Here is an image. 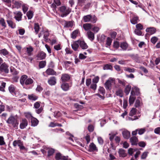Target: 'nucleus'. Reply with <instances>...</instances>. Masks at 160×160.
I'll return each mask as SVG.
<instances>
[{
    "label": "nucleus",
    "mask_w": 160,
    "mask_h": 160,
    "mask_svg": "<svg viewBox=\"0 0 160 160\" xmlns=\"http://www.w3.org/2000/svg\"><path fill=\"white\" fill-rule=\"evenodd\" d=\"M20 83L22 86L24 85H30L33 82V80L31 78H28V76L26 75L22 76L20 80Z\"/></svg>",
    "instance_id": "1"
},
{
    "label": "nucleus",
    "mask_w": 160,
    "mask_h": 160,
    "mask_svg": "<svg viewBox=\"0 0 160 160\" xmlns=\"http://www.w3.org/2000/svg\"><path fill=\"white\" fill-rule=\"evenodd\" d=\"M6 121L8 124L12 125L15 129L18 128L19 123L17 119L14 116L11 115Z\"/></svg>",
    "instance_id": "2"
},
{
    "label": "nucleus",
    "mask_w": 160,
    "mask_h": 160,
    "mask_svg": "<svg viewBox=\"0 0 160 160\" xmlns=\"http://www.w3.org/2000/svg\"><path fill=\"white\" fill-rule=\"evenodd\" d=\"M59 10L62 13L61 16L64 17L67 16L71 12V9L65 6H62L59 8Z\"/></svg>",
    "instance_id": "3"
},
{
    "label": "nucleus",
    "mask_w": 160,
    "mask_h": 160,
    "mask_svg": "<svg viewBox=\"0 0 160 160\" xmlns=\"http://www.w3.org/2000/svg\"><path fill=\"white\" fill-rule=\"evenodd\" d=\"M115 83V79L114 78H109L104 84L105 88L107 90H110L113 84Z\"/></svg>",
    "instance_id": "4"
},
{
    "label": "nucleus",
    "mask_w": 160,
    "mask_h": 160,
    "mask_svg": "<svg viewBox=\"0 0 160 160\" xmlns=\"http://www.w3.org/2000/svg\"><path fill=\"white\" fill-rule=\"evenodd\" d=\"M0 71L1 72H4L8 73L9 72L8 66L5 62L2 63L0 66Z\"/></svg>",
    "instance_id": "5"
},
{
    "label": "nucleus",
    "mask_w": 160,
    "mask_h": 160,
    "mask_svg": "<svg viewBox=\"0 0 160 160\" xmlns=\"http://www.w3.org/2000/svg\"><path fill=\"white\" fill-rule=\"evenodd\" d=\"M13 13L15 15L14 18L16 20L18 21H21L22 15L21 12L20 11H16Z\"/></svg>",
    "instance_id": "6"
},
{
    "label": "nucleus",
    "mask_w": 160,
    "mask_h": 160,
    "mask_svg": "<svg viewBox=\"0 0 160 160\" xmlns=\"http://www.w3.org/2000/svg\"><path fill=\"white\" fill-rule=\"evenodd\" d=\"M28 122L27 120L25 119H23L22 120L20 124V127L21 129H23L28 125Z\"/></svg>",
    "instance_id": "7"
},
{
    "label": "nucleus",
    "mask_w": 160,
    "mask_h": 160,
    "mask_svg": "<svg viewBox=\"0 0 160 160\" xmlns=\"http://www.w3.org/2000/svg\"><path fill=\"white\" fill-rule=\"evenodd\" d=\"M89 151L92 152L94 151H98V149L96 145L93 143H90L89 146Z\"/></svg>",
    "instance_id": "8"
},
{
    "label": "nucleus",
    "mask_w": 160,
    "mask_h": 160,
    "mask_svg": "<svg viewBox=\"0 0 160 160\" xmlns=\"http://www.w3.org/2000/svg\"><path fill=\"white\" fill-rule=\"evenodd\" d=\"M79 40H78L77 41L73 42L71 45L72 49L75 51L78 50V49L79 47Z\"/></svg>",
    "instance_id": "9"
},
{
    "label": "nucleus",
    "mask_w": 160,
    "mask_h": 160,
    "mask_svg": "<svg viewBox=\"0 0 160 160\" xmlns=\"http://www.w3.org/2000/svg\"><path fill=\"white\" fill-rule=\"evenodd\" d=\"M70 76L69 74L65 73L62 74L61 79L63 82H65L68 81L70 79Z\"/></svg>",
    "instance_id": "10"
},
{
    "label": "nucleus",
    "mask_w": 160,
    "mask_h": 160,
    "mask_svg": "<svg viewBox=\"0 0 160 160\" xmlns=\"http://www.w3.org/2000/svg\"><path fill=\"white\" fill-rule=\"evenodd\" d=\"M79 40V45L82 49H85L88 48V46L87 44L83 40Z\"/></svg>",
    "instance_id": "11"
},
{
    "label": "nucleus",
    "mask_w": 160,
    "mask_h": 160,
    "mask_svg": "<svg viewBox=\"0 0 160 160\" xmlns=\"http://www.w3.org/2000/svg\"><path fill=\"white\" fill-rule=\"evenodd\" d=\"M132 91L131 92V95L129 99V103L130 105L132 104L136 99L135 95L133 94Z\"/></svg>",
    "instance_id": "12"
},
{
    "label": "nucleus",
    "mask_w": 160,
    "mask_h": 160,
    "mask_svg": "<svg viewBox=\"0 0 160 160\" xmlns=\"http://www.w3.org/2000/svg\"><path fill=\"white\" fill-rule=\"evenodd\" d=\"M146 31L148 32L149 34L152 35L155 33L156 32V29L154 27L148 28H146Z\"/></svg>",
    "instance_id": "13"
},
{
    "label": "nucleus",
    "mask_w": 160,
    "mask_h": 160,
    "mask_svg": "<svg viewBox=\"0 0 160 160\" xmlns=\"http://www.w3.org/2000/svg\"><path fill=\"white\" fill-rule=\"evenodd\" d=\"M12 3L14 6V8L17 9L19 8L22 4V2L21 1H12Z\"/></svg>",
    "instance_id": "14"
},
{
    "label": "nucleus",
    "mask_w": 160,
    "mask_h": 160,
    "mask_svg": "<svg viewBox=\"0 0 160 160\" xmlns=\"http://www.w3.org/2000/svg\"><path fill=\"white\" fill-rule=\"evenodd\" d=\"M130 141L132 145H136L138 144V138L136 136H133L131 138Z\"/></svg>",
    "instance_id": "15"
},
{
    "label": "nucleus",
    "mask_w": 160,
    "mask_h": 160,
    "mask_svg": "<svg viewBox=\"0 0 160 160\" xmlns=\"http://www.w3.org/2000/svg\"><path fill=\"white\" fill-rule=\"evenodd\" d=\"M24 49L26 50L27 54L28 56H30L32 55V52L33 50V49L31 46H30L28 47L24 48Z\"/></svg>",
    "instance_id": "16"
},
{
    "label": "nucleus",
    "mask_w": 160,
    "mask_h": 160,
    "mask_svg": "<svg viewBox=\"0 0 160 160\" xmlns=\"http://www.w3.org/2000/svg\"><path fill=\"white\" fill-rule=\"evenodd\" d=\"M48 84L50 85H54L56 83V79L55 77H52L50 78L48 80Z\"/></svg>",
    "instance_id": "17"
},
{
    "label": "nucleus",
    "mask_w": 160,
    "mask_h": 160,
    "mask_svg": "<svg viewBox=\"0 0 160 160\" xmlns=\"http://www.w3.org/2000/svg\"><path fill=\"white\" fill-rule=\"evenodd\" d=\"M132 91L133 94L137 95H138L140 92L139 89L136 86H134L132 88L131 92Z\"/></svg>",
    "instance_id": "18"
},
{
    "label": "nucleus",
    "mask_w": 160,
    "mask_h": 160,
    "mask_svg": "<svg viewBox=\"0 0 160 160\" xmlns=\"http://www.w3.org/2000/svg\"><path fill=\"white\" fill-rule=\"evenodd\" d=\"M71 86L69 84L67 83H62L61 85V88L64 91H67L69 89V88Z\"/></svg>",
    "instance_id": "19"
},
{
    "label": "nucleus",
    "mask_w": 160,
    "mask_h": 160,
    "mask_svg": "<svg viewBox=\"0 0 160 160\" xmlns=\"http://www.w3.org/2000/svg\"><path fill=\"white\" fill-rule=\"evenodd\" d=\"M122 134L124 138L128 139L130 137V133L128 130H124L122 132Z\"/></svg>",
    "instance_id": "20"
},
{
    "label": "nucleus",
    "mask_w": 160,
    "mask_h": 160,
    "mask_svg": "<svg viewBox=\"0 0 160 160\" xmlns=\"http://www.w3.org/2000/svg\"><path fill=\"white\" fill-rule=\"evenodd\" d=\"M46 57V54L42 51L39 52L37 55L38 59L42 60L44 59Z\"/></svg>",
    "instance_id": "21"
},
{
    "label": "nucleus",
    "mask_w": 160,
    "mask_h": 160,
    "mask_svg": "<svg viewBox=\"0 0 160 160\" xmlns=\"http://www.w3.org/2000/svg\"><path fill=\"white\" fill-rule=\"evenodd\" d=\"M31 125L32 126H36L37 125L38 123V121L36 118L33 117L31 120Z\"/></svg>",
    "instance_id": "22"
},
{
    "label": "nucleus",
    "mask_w": 160,
    "mask_h": 160,
    "mask_svg": "<svg viewBox=\"0 0 160 160\" xmlns=\"http://www.w3.org/2000/svg\"><path fill=\"white\" fill-rule=\"evenodd\" d=\"M79 32V30L78 29L73 31L71 34V38L73 39H75L78 36Z\"/></svg>",
    "instance_id": "23"
},
{
    "label": "nucleus",
    "mask_w": 160,
    "mask_h": 160,
    "mask_svg": "<svg viewBox=\"0 0 160 160\" xmlns=\"http://www.w3.org/2000/svg\"><path fill=\"white\" fill-rule=\"evenodd\" d=\"M28 99L32 101H35L36 100H37L38 98V96L34 94L28 95Z\"/></svg>",
    "instance_id": "24"
},
{
    "label": "nucleus",
    "mask_w": 160,
    "mask_h": 160,
    "mask_svg": "<svg viewBox=\"0 0 160 160\" xmlns=\"http://www.w3.org/2000/svg\"><path fill=\"white\" fill-rule=\"evenodd\" d=\"M118 153L120 157H126L127 155V153L125 152V150L122 149H119Z\"/></svg>",
    "instance_id": "25"
},
{
    "label": "nucleus",
    "mask_w": 160,
    "mask_h": 160,
    "mask_svg": "<svg viewBox=\"0 0 160 160\" xmlns=\"http://www.w3.org/2000/svg\"><path fill=\"white\" fill-rule=\"evenodd\" d=\"M91 15H88L84 16L83 17V19L85 22H89L91 21Z\"/></svg>",
    "instance_id": "26"
},
{
    "label": "nucleus",
    "mask_w": 160,
    "mask_h": 160,
    "mask_svg": "<svg viewBox=\"0 0 160 160\" xmlns=\"http://www.w3.org/2000/svg\"><path fill=\"white\" fill-rule=\"evenodd\" d=\"M115 94L117 96H119L120 97H122L123 96V92L122 90L119 88L116 90Z\"/></svg>",
    "instance_id": "27"
},
{
    "label": "nucleus",
    "mask_w": 160,
    "mask_h": 160,
    "mask_svg": "<svg viewBox=\"0 0 160 160\" xmlns=\"http://www.w3.org/2000/svg\"><path fill=\"white\" fill-rule=\"evenodd\" d=\"M46 72L48 75H56V72L52 69L48 68L47 69Z\"/></svg>",
    "instance_id": "28"
},
{
    "label": "nucleus",
    "mask_w": 160,
    "mask_h": 160,
    "mask_svg": "<svg viewBox=\"0 0 160 160\" xmlns=\"http://www.w3.org/2000/svg\"><path fill=\"white\" fill-rule=\"evenodd\" d=\"M83 27L86 31L90 30L92 27V25L90 23H86L83 24Z\"/></svg>",
    "instance_id": "29"
},
{
    "label": "nucleus",
    "mask_w": 160,
    "mask_h": 160,
    "mask_svg": "<svg viewBox=\"0 0 160 160\" xmlns=\"http://www.w3.org/2000/svg\"><path fill=\"white\" fill-rule=\"evenodd\" d=\"M9 53V52L5 48L0 50V54L4 56H6L7 55H8Z\"/></svg>",
    "instance_id": "30"
},
{
    "label": "nucleus",
    "mask_w": 160,
    "mask_h": 160,
    "mask_svg": "<svg viewBox=\"0 0 160 160\" xmlns=\"http://www.w3.org/2000/svg\"><path fill=\"white\" fill-rule=\"evenodd\" d=\"M87 34L88 37L90 40H93L94 39V34L92 32L90 31H88Z\"/></svg>",
    "instance_id": "31"
},
{
    "label": "nucleus",
    "mask_w": 160,
    "mask_h": 160,
    "mask_svg": "<svg viewBox=\"0 0 160 160\" xmlns=\"http://www.w3.org/2000/svg\"><path fill=\"white\" fill-rule=\"evenodd\" d=\"M128 47V44L125 42L121 43L120 44V47L123 50H125L127 49Z\"/></svg>",
    "instance_id": "32"
},
{
    "label": "nucleus",
    "mask_w": 160,
    "mask_h": 160,
    "mask_svg": "<svg viewBox=\"0 0 160 160\" xmlns=\"http://www.w3.org/2000/svg\"><path fill=\"white\" fill-rule=\"evenodd\" d=\"M131 86L129 85H128L126 86L124 89V92L126 95L128 94L131 90Z\"/></svg>",
    "instance_id": "33"
},
{
    "label": "nucleus",
    "mask_w": 160,
    "mask_h": 160,
    "mask_svg": "<svg viewBox=\"0 0 160 160\" xmlns=\"http://www.w3.org/2000/svg\"><path fill=\"white\" fill-rule=\"evenodd\" d=\"M125 71L128 72H134L135 69L133 68H130L129 67H125L124 69Z\"/></svg>",
    "instance_id": "34"
},
{
    "label": "nucleus",
    "mask_w": 160,
    "mask_h": 160,
    "mask_svg": "<svg viewBox=\"0 0 160 160\" xmlns=\"http://www.w3.org/2000/svg\"><path fill=\"white\" fill-rule=\"evenodd\" d=\"M22 143L20 140H15L13 142V145L14 147H16L17 146L19 147L21 145Z\"/></svg>",
    "instance_id": "35"
},
{
    "label": "nucleus",
    "mask_w": 160,
    "mask_h": 160,
    "mask_svg": "<svg viewBox=\"0 0 160 160\" xmlns=\"http://www.w3.org/2000/svg\"><path fill=\"white\" fill-rule=\"evenodd\" d=\"M73 26V24L72 22L71 21H68L66 22V21L64 24V27L66 28H70L72 27Z\"/></svg>",
    "instance_id": "36"
},
{
    "label": "nucleus",
    "mask_w": 160,
    "mask_h": 160,
    "mask_svg": "<svg viewBox=\"0 0 160 160\" xmlns=\"http://www.w3.org/2000/svg\"><path fill=\"white\" fill-rule=\"evenodd\" d=\"M7 22L9 26L13 28H15L16 26L15 24L12 21L10 20H7Z\"/></svg>",
    "instance_id": "37"
},
{
    "label": "nucleus",
    "mask_w": 160,
    "mask_h": 160,
    "mask_svg": "<svg viewBox=\"0 0 160 160\" xmlns=\"http://www.w3.org/2000/svg\"><path fill=\"white\" fill-rule=\"evenodd\" d=\"M63 156L61 153H58L56 154L55 159L56 160H61Z\"/></svg>",
    "instance_id": "38"
},
{
    "label": "nucleus",
    "mask_w": 160,
    "mask_h": 160,
    "mask_svg": "<svg viewBox=\"0 0 160 160\" xmlns=\"http://www.w3.org/2000/svg\"><path fill=\"white\" fill-rule=\"evenodd\" d=\"M139 20L138 18V17H134L131 20V22L133 24H135L137 23L138 21Z\"/></svg>",
    "instance_id": "39"
},
{
    "label": "nucleus",
    "mask_w": 160,
    "mask_h": 160,
    "mask_svg": "<svg viewBox=\"0 0 160 160\" xmlns=\"http://www.w3.org/2000/svg\"><path fill=\"white\" fill-rule=\"evenodd\" d=\"M112 68V66L109 64H106L104 65L103 69L104 70H111Z\"/></svg>",
    "instance_id": "40"
},
{
    "label": "nucleus",
    "mask_w": 160,
    "mask_h": 160,
    "mask_svg": "<svg viewBox=\"0 0 160 160\" xmlns=\"http://www.w3.org/2000/svg\"><path fill=\"white\" fill-rule=\"evenodd\" d=\"M22 8L24 13H25L28 9V6L27 4H23L22 5Z\"/></svg>",
    "instance_id": "41"
},
{
    "label": "nucleus",
    "mask_w": 160,
    "mask_h": 160,
    "mask_svg": "<svg viewBox=\"0 0 160 160\" xmlns=\"http://www.w3.org/2000/svg\"><path fill=\"white\" fill-rule=\"evenodd\" d=\"M46 65V62L44 61H42L40 62L39 66L40 68H42L45 67Z\"/></svg>",
    "instance_id": "42"
},
{
    "label": "nucleus",
    "mask_w": 160,
    "mask_h": 160,
    "mask_svg": "<svg viewBox=\"0 0 160 160\" xmlns=\"http://www.w3.org/2000/svg\"><path fill=\"white\" fill-rule=\"evenodd\" d=\"M34 28L36 33H38L39 30V26L38 23H35L34 24Z\"/></svg>",
    "instance_id": "43"
},
{
    "label": "nucleus",
    "mask_w": 160,
    "mask_h": 160,
    "mask_svg": "<svg viewBox=\"0 0 160 160\" xmlns=\"http://www.w3.org/2000/svg\"><path fill=\"white\" fill-rule=\"evenodd\" d=\"M54 149L52 148H50L48 149V156H51L52 155L54 152Z\"/></svg>",
    "instance_id": "44"
},
{
    "label": "nucleus",
    "mask_w": 160,
    "mask_h": 160,
    "mask_svg": "<svg viewBox=\"0 0 160 160\" xmlns=\"http://www.w3.org/2000/svg\"><path fill=\"white\" fill-rule=\"evenodd\" d=\"M8 89L11 93L14 92L15 91V87L14 85H12L9 87Z\"/></svg>",
    "instance_id": "45"
},
{
    "label": "nucleus",
    "mask_w": 160,
    "mask_h": 160,
    "mask_svg": "<svg viewBox=\"0 0 160 160\" xmlns=\"http://www.w3.org/2000/svg\"><path fill=\"white\" fill-rule=\"evenodd\" d=\"M138 133L139 135H142L146 131V129L145 128H142L140 129H138Z\"/></svg>",
    "instance_id": "46"
},
{
    "label": "nucleus",
    "mask_w": 160,
    "mask_h": 160,
    "mask_svg": "<svg viewBox=\"0 0 160 160\" xmlns=\"http://www.w3.org/2000/svg\"><path fill=\"white\" fill-rule=\"evenodd\" d=\"M6 83L5 82H3L2 83L1 85L0 86V90L3 92H5L4 88L6 86Z\"/></svg>",
    "instance_id": "47"
},
{
    "label": "nucleus",
    "mask_w": 160,
    "mask_h": 160,
    "mask_svg": "<svg viewBox=\"0 0 160 160\" xmlns=\"http://www.w3.org/2000/svg\"><path fill=\"white\" fill-rule=\"evenodd\" d=\"M27 16L29 19H31L33 16V13L31 11H29L27 12Z\"/></svg>",
    "instance_id": "48"
},
{
    "label": "nucleus",
    "mask_w": 160,
    "mask_h": 160,
    "mask_svg": "<svg viewBox=\"0 0 160 160\" xmlns=\"http://www.w3.org/2000/svg\"><path fill=\"white\" fill-rule=\"evenodd\" d=\"M112 41V39L109 37L106 40V45L108 46H110Z\"/></svg>",
    "instance_id": "49"
},
{
    "label": "nucleus",
    "mask_w": 160,
    "mask_h": 160,
    "mask_svg": "<svg viewBox=\"0 0 160 160\" xmlns=\"http://www.w3.org/2000/svg\"><path fill=\"white\" fill-rule=\"evenodd\" d=\"M136 109L135 108H133L131 110L130 113L129 115L132 116L136 114Z\"/></svg>",
    "instance_id": "50"
},
{
    "label": "nucleus",
    "mask_w": 160,
    "mask_h": 160,
    "mask_svg": "<svg viewBox=\"0 0 160 160\" xmlns=\"http://www.w3.org/2000/svg\"><path fill=\"white\" fill-rule=\"evenodd\" d=\"M148 152H143L141 156V158L142 159H145L147 157Z\"/></svg>",
    "instance_id": "51"
},
{
    "label": "nucleus",
    "mask_w": 160,
    "mask_h": 160,
    "mask_svg": "<svg viewBox=\"0 0 160 160\" xmlns=\"http://www.w3.org/2000/svg\"><path fill=\"white\" fill-rule=\"evenodd\" d=\"M158 40V38L156 37H153L151 39V42L153 44H155Z\"/></svg>",
    "instance_id": "52"
},
{
    "label": "nucleus",
    "mask_w": 160,
    "mask_h": 160,
    "mask_svg": "<svg viewBox=\"0 0 160 160\" xmlns=\"http://www.w3.org/2000/svg\"><path fill=\"white\" fill-rule=\"evenodd\" d=\"M98 91L100 93L103 95L105 94V91L103 87H100L98 89Z\"/></svg>",
    "instance_id": "53"
},
{
    "label": "nucleus",
    "mask_w": 160,
    "mask_h": 160,
    "mask_svg": "<svg viewBox=\"0 0 160 160\" xmlns=\"http://www.w3.org/2000/svg\"><path fill=\"white\" fill-rule=\"evenodd\" d=\"M25 117L28 120H30L33 118V117L32 116L31 114L30 113H27L25 115Z\"/></svg>",
    "instance_id": "54"
},
{
    "label": "nucleus",
    "mask_w": 160,
    "mask_h": 160,
    "mask_svg": "<svg viewBox=\"0 0 160 160\" xmlns=\"http://www.w3.org/2000/svg\"><path fill=\"white\" fill-rule=\"evenodd\" d=\"M0 24L3 27H6V24L5 21L4 19L2 18H1L0 20Z\"/></svg>",
    "instance_id": "55"
},
{
    "label": "nucleus",
    "mask_w": 160,
    "mask_h": 160,
    "mask_svg": "<svg viewBox=\"0 0 160 160\" xmlns=\"http://www.w3.org/2000/svg\"><path fill=\"white\" fill-rule=\"evenodd\" d=\"M99 79V78L98 76H96L95 77L92 79V82L96 84L98 82Z\"/></svg>",
    "instance_id": "56"
},
{
    "label": "nucleus",
    "mask_w": 160,
    "mask_h": 160,
    "mask_svg": "<svg viewBox=\"0 0 160 160\" xmlns=\"http://www.w3.org/2000/svg\"><path fill=\"white\" fill-rule=\"evenodd\" d=\"M97 21V18L95 16H91V18L90 21L93 23H95Z\"/></svg>",
    "instance_id": "57"
},
{
    "label": "nucleus",
    "mask_w": 160,
    "mask_h": 160,
    "mask_svg": "<svg viewBox=\"0 0 160 160\" xmlns=\"http://www.w3.org/2000/svg\"><path fill=\"white\" fill-rule=\"evenodd\" d=\"M113 46L114 48H118L119 46V42L117 41H115L114 42Z\"/></svg>",
    "instance_id": "58"
},
{
    "label": "nucleus",
    "mask_w": 160,
    "mask_h": 160,
    "mask_svg": "<svg viewBox=\"0 0 160 160\" xmlns=\"http://www.w3.org/2000/svg\"><path fill=\"white\" fill-rule=\"evenodd\" d=\"M49 35V33L48 32L46 31L44 32V38L47 40L48 39V36Z\"/></svg>",
    "instance_id": "59"
},
{
    "label": "nucleus",
    "mask_w": 160,
    "mask_h": 160,
    "mask_svg": "<svg viewBox=\"0 0 160 160\" xmlns=\"http://www.w3.org/2000/svg\"><path fill=\"white\" fill-rule=\"evenodd\" d=\"M4 141V138L2 136H0V145H3L5 144Z\"/></svg>",
    "instance_id": "60"
},
{
    "label": "nucleus",
    "mask_w": 160,
    "mask_h": 160,
    "mask_svg": "<svg viewBox=\"0 0 160 160\" xmlns=\"http://www.w3.org/2000/svg\"><path fill=\"white\" fill-rule=\"evenodd\" d=\"M136 27L137 29L142 30L143 29V26L140 23L137 24Z\"/></svg>",
    "instance_id": "61"
},
{
    "label": "nucleus",
    "mask_w": 160,
    "mask_h": 160,
    "mask_svg": "<svg viewBox=\"0 0 160 160\" xmlns=\"http://www.w3.org/2000/svg\"><path fill=\"white\" fill-rule=\"evenodd\" d=\"M54 116L57 118L60 117L61 116V113L59 111L55 112H54Z\"/></svg>",
    "instance_id": "62"
},
{
    "label": "nucleus",
    "mask_w": 160,
    "mask_h": 160,
    "mask_svg": "<svg viewBox=\"0 0 160 160\" xmlns=\"http://www.w3.org/2000/svg\"><path fill=\"white\" fill-rule=\"evenodd\" d=\"M98 142L99 144H102L103 143V140L102 138L101 137H98Z\"/></svg>",
    "instance_id": "63"
},
{
    "label": "nucleus",
    "mask_w": 160,
    "mask_h": 160,
    "mask_svg": "<svg viewBox=\"0 0 160 160\" xmlns=\"http://www.w3.org/2000/svg\"><path fill=\"white\" fill-rule=\"evenodd\" d=\"M134 32L135 34L138 35H141L142 34V32L139 29H135Z\"/></svg>",
    "instance_id": "64"
}]
</instances>
